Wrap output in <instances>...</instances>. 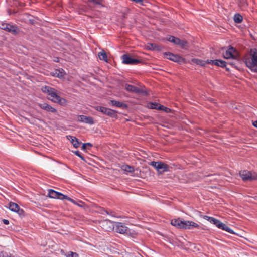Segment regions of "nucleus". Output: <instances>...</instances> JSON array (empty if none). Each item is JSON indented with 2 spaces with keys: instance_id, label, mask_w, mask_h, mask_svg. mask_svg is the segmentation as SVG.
Here are the masks:
<instances>
[{
  "instance_id": "39",
  "label": "nucleus",
  "mask_w": 257,
  "mask_h": 257,
  "mask_svg": "<svg viewBox=\"0 0 257 257\" xmlns=\"http://www.w3.org/2000/svg\"><path fill=\"white\" fill-rule=\"evenodd\" d=\"M87 146H89V147H92V144H90V143H89V145H87Z\"/></svg>"
},
{
  "instance_id": "19",
  "label": "nucleus",
  "mask_w": 257,
  "mask_h": 257,
  "mask_svg": "<svg viewBox=\"0 0 257 257\" xmlns=\"http://www.w3.org/2000/svg\"><path fill=\"white\" fill-rule=\"evenodd\" d=\"M149 107L151 109H159V110H165L166 112H167L168 111V110H169V109H168V108L167 107H165L162 105L161 106H159V107H158V104L156 103H150L149 104Z\"/></svg>"
},
{
  "instance_id": "38",
  "label": "nucleus",
  "mask_w": 257,
  "mask_h": 257,
  "mask_svg": "<svg viewBox=\"0 0 257 257\" xmlns=\"http://www.w3.org/2000/svg\"><path fill=\"white\" fill-rule=\"evenodd\" d=\"M253 125L257 128V120L253 122Z\"/></svg>"
},
{
  "instance_id": "20",
  "label": "nucleus",
  "mask_w": 257,
  "mask_h": 257,
  "mask_svg": "<svg viewBox=\"0 0 257 257\" xmlns=\"http://www.w3.org/2000/svg\"><path fill=\"white\" fill-rule=\"evenodd\" d=\"M146 47L149 50L157 51L161 50L160 46L155 43H148L147 45H146Z\"/></svg>"
},
{
  "instance_id": "2",
  "label": "nucleus",
  "mask_w": 257,
  "mask_h": 257,
  "mask_svg": "<svg viewBox=\"0 0 257 257\" xmlns=\"http://www.w3.org/2000/svg\"><path fill=\"white\" fill-rule=\"evenodd\" d=\"M42 90L43 92L47 93L48 95L50 96L48 99L52 101L55 103H58L62 105L66 104V100L58 96L57 93V90L54 88L50 87V86H46L42 87Z\"/></svg>"
},
{
  "instance_id": "32",
  "label": "nucleus",
  "mask_w": 257,
  "mask_h": 257,
  "mask_svg": "<svg viewBox=\"0 0 257 257\" xmlns=\"http://www.w3.org/2000/svg\"><path fill=\"white\" fill-rule=\"evenodd\" d=\"M204 218L205 219H206V220H208L211 223L212 222V220H214V218H213V217H209V216H204Z\"/></svg>"
},
{
  "instance_id": "10",
  "label": "nucleus",
  "mask_w": 257,
  "mask_h": 257,
  "mask_svg": "<svg viewBox=\"0 0 257 257\" xmlns=\"http://www.w3.org/2000/svg\"><path fill=\"white\" fill-rule=\"evenodd\" d=\"M122 62L125 64L135 65L141 62V61L130 57L128 55L124 54L122 56Z\"/></svg>"
},
{
  "instance_id": "23",
  "label": "nucleus",
  "mask_w": 257,
  "mask_h": 257,
  "mask_svg": "<svg viewBox=\"0 0 257 257\" xmlns=\"http://www.w3.org/2000/svg\"><path fill=\"white\" fill-rule=\"evenodd\" d=\"M167 40L176 45H178V43L179 42V39L178 38H176L172 36H169Z\"/></svg>"
},
{
  "instance_id": "40",
  "label": "nucleus",
  "mask_w": 257,
  "mask_h": 257,
  "mask_svg": "<svg viewBox=\"0 0 257 257\" xmlns=\"http://www.w3.org/2000/svg\"><path fill=\"white\" fill-rule=\"evenodd\" d=\"M109 226V225H106V224L105 225V227H108Z\"/></svg>"
},
{
  "instance_id": "5",
  "label": "nucleus",
  "mask_w": 257,
  "mask_h": 257,
  "mask_svg": "<svg viewBox=\"0 0 257 257\" xmlns=\"http://www.w3.org/2000/svg\"><path fill=\"white\" fill-rule=\"evenodd\" d=\"M239 175L244 181L257 180V173L254 172L243 170L239 172Z\"/></svg>"
},
{
  "instance_id": "34",
  "label": "nucleus",
  "mask_w": 257,
  "mask_h": 257,
  "mask_svg": "<svg viewBox=\"0 0 257 257\" xmlns=\"http://www.w3.org/2000/svg\"><path fill=\"white\" fill-rule=\"evenodd\" d=\"M74 153L77 155L78 156V157H79L82 160H84V158L83 156H81V155L80 154V153H79V151H75L74 152Z\"/></svg>"
},
{
  "instance_id": "3",
  "label": "nucleus",
  "mask_w": 257,
  "mask_h": 257,
  "mask_svg": "<svg viewBox=\"0 0 257 257\" xmlns=\"http://www.w3.org/2000/svg\"><path fill=\"white\" fill-rule=\"evenodd\" d=\"M171 224L179 229H191L199 227V225L193 221H182L180 218L172 219Z\"/></svg>"
},
{
  "instance_id": "22",
  "label": "nucleus",
  "mask_w": 257,
  "mask_h": 257,
  "mask_svg": "<svg viewBox=\"0 0 257 257\" xmlns=\"http://www.w3.org/2000/svg\"><path fill=\"white\" fill-rule=\"evenodd\" d=\"M102 113L108 116H112L115 114V111L111 109L104 107Z\"/></svg>"
},
{
  "instance_id": "29",
  "label": "nucleus",
  "mask_w": 257,
  "mask_h": 257,
  "mask_svg": "<svg viewBox=\"0 0 257 257\" xmlns=\"http://www.w3.org/2000/svg\"><path fill=\"white\" fill-rule=\"evenodd\" d=\"M64 75V71H63V70L62 71H60V70H56L54 75L57 76V77H59V78H62L63 77Z\"/></svg>"
},
{
  "instance_id": "26",
  "label": "nucleus",
  "mask_w": 257,
  "mask_h": 257,
  "mask_svg": "<svg viewBox=\"0 0 257 257\" xmlns=\"http://www.w3.org/2000/svg\"><path fill=\"white\" fill-rule=\"evenodd\" d=\"M242 17L239 14H236L234 16V20L235 22L239 23H241L242 21Z\"/></svg>"
},
{
  "instance_id": "33",
  "label": "nucleus",
  "mask_w": 257,
  "mask_h": 257,
  "mask_svg": "<svg viewBox=\"0 0 257 257\" xmlns=\"http://www.w3.org/2000/svg\"><path fill=\"white\" fill-rule=\"evenodd\" d=\"M104 108V107L98 106L96 107V109L97 111H100L102 113V112L103 111Z\"/></svg>"
},
{
  "instance_id": "1",
  "label": "nucleus",
  "mask_w": 257,
  "mask_h": 257,
  "mask_svg": "<svg viewBox=\"0 0 257 257\" xmlns=\"http://www.w3.org/2000/svg\"><path fill=\"white\" fill-rule=\"evenodd\" d=\"M103 229L107 231L113 229L116 232L124 234L127 230V227L122 223L112 222L109 220H105L101 222Z\"/></svg>"
},
{
  "instance_id": "31",
  "label": "nucleus",
  "mask_w": 257,
  "mask_h": 257,
  "mask_svg": "<svg viewBox=\"0 0 257 257\" xmlns=\"http://www.w3.org/2000/svg\"><path fill=\"white\" fill-rule=\"evenodd\" d=\"M90 2L94 3L95 4L101 5L102 3V0H89Z\"/></svg>"
},
{
  "instance_id": "18",
  "label": "nucleus",
  "mask_w": 257,
  "mask_h": 257,
  "mask_svg": "<svg viewBox=\"0 0 257 257\" xmlns=\"http://www.w3.org/2000/svg\"><path fill=\"white\" fill-rule=\"evenodd\" d=\"M208 64L212 63L215 65L224 67L226 66V62L221 60H210L207 62Z\"/></svg>"
},
{
  "instance_id": "17",
  "label": "nucleus",
  "mask_w": 257,
  "mask_h": 257,
  "mask_svg": "<svg viewBox=\"0 0 257 257\" xmlns=\"http://www.w3.org/2000/svg\"><path fill=\"white\" fill-rule=\"evenodd\" d=\"M67 137L75 148H77L79 147L80 143L78 141L77 138L72 136H68Z\"/></svg>"
},
{
  "instance_id": "25",
  "label": "nucleus",
  "mask_w": 257,
  "mask_h": 257,
  "mask_svg": "<svg viewBox=\"0 0 257 257\" xmlns=\"http://www.w3.org/2000/svg\"><path fill=\"white\" fill-rule=\"evenodd\" d=\"M110 103L112 105L118 107H123L125 105L124 103L115 100H111Z\"/></svg>"
},
{
  "instance_id": "15",
  "label": "nucleus",
  "mask_w": 257,
  "mask_h": 257,
  "mask_svg": "<svg viewBox=\"0 0 257 257\" xmlns=\"http://www.w3.org/2000/svg\"><path fill=\"white\" fill-rule=\"evenodd\" d=\"M38 106L42 109L49 112H51L53 113H56L57 110L55 109L54 108L52 107L50 105L47 104V103H39L38 104Z\"/></svg>"
},
{
  "instance_id": "14",
  "label": "nucleus",
  "mask_w": 257,
  "mask_h": 257,
  "mask_svg": "<svg viewBox=\"0 0 257 257\" xmlns=\"http://www.w3.org/2000/svg\"><path fill=\"white\" fill-rule=\"evenodd\" d=\"M124 88L128 92H134L138 94L143 93V91L142 89L128 84H125L124 85Z\"/></svg>"
},
{
  "instance_id": "41",
  "label": "nucleus",
  "mask_w": 257,
  "mask_h": 257,
  "mask_svg": "<svg viewBox=\"0 0 257 257\" xmlns=\"http://www.w3.org/2000/svg\"><path fill=\"white\" fill-rule=\"evenodd\" d=\"M230 64H231V65H234V63H233V62H231V63H230Z\"/></svg>"
},
{
  "instance_id": "11",
  "label": "nucleus",
  "mask_w": 257,
  "mask_h": 257,
  "mask_svg": "<svg viewBox=\"0 0 257 257\" xmlns=\"http://www.w3.org/2000/svg\"><path fill=\"white\" fill-rule=\"evenodd\" d=\"M164 55L166 58L175 62L181 63L184 61V59L179 55H175L170 52H165Z\"/></svg>"
},
{
  "instance_id": "35",
  "label": "nucleus",
  "mask_w": 257,
  "mask_h": 257,
  "mask_svg": "<svg viewBox=\"0 0 257 257\" xmlns=\"http://www.w3.org/2000/svg\"><path fill=\"white\" fill-rule=\"evenodd\" d=\"M87 145H89V143L83 144L82 147V149L85 150L87 148Z\"/></svg>"
},
{
  "instance_id": "12",
  "label": "nucleus",
  "mask_w": 257,
  "mask_h": 257,
  "mask_svg": "<svg viewBox=\"0 0 257 257\" xmlns=\"http://www.w3.org/2000/svg\"><path fill=\"white\" fill-rule=\"evenodd\" d=\"M1 28L13 34H16L18 29L16 26L7 23L2 24Z\"/></svg>"
},
{
  "instance_id": "27",
  "label": "nucleus",
  "mask_w": 257,
  "mask_h": 257,
  "mask_svg": "<svg viewBox=\"0 0 257 257\" xmlns=\"http://www.w3.org/2000/svg\"><path fill=\"white\" fill-rule=\"evenodd\" d=\"M178 45L182 48H186L188 46V43L186 40H181L179 39V42H178Z\"/></svg>"
},
{
  "instance_id": "24",
  "label": "nucleus",
  "mask_w": 257,
  "mask_h": 257,
  "mask_svg": "<svg viewBox=\"0 0 257 257\" xmlns=\"http://www.w3.org/2000/svg\"><path fill=\"white\" fill-rule=\"evenodd\" d=\"M98 57L100 60L107 61V55L106 52L104 50H102L98 53Z\"/></svg>"
},
{
  "instance_id": "9",
  "label": "nucleus",
  "mask_w": 257,
  "mask_h": 257,
  "mask_svg": "<svg viewBox=\"0 0 257 257\" xmlns=\"http://www.w3.org/2000/svg\"><path fill=\"white\" fill-rule=\"evenodd\" d=\"M212 223L214 224L216 227H217L219 229L225 230L231 234H235V233L232 229H231L230 228L227 226L225 224L220 222L219 220L214 218V220H212Z\"/></svg>"
},
{
  "instance_id": "4",
  "label": "nucleus",
  "mask_w": 257,
  "mask_h": 257,
  "mask_svg": "<svg viewBox=\"0 0 257 257\" xmlns=\"http://www.w3.org/2000/svg\"><path fill=\"white\" fill-rule=\"evenodd\" d=\"M244 62L247 67L252 71L257 72V51L251 50L249 55L245 57Z\"/></svg>"
},
{
  "instance_id": "16",
  "label": "nucleus",
  "mask_w": 257,
  "mask_h": 257,
  "mask_svg": "<svg viewBox=\"0 0 257 257\" xmlns=\"http://www.w3.org/2000/svg\"><path fill=\"white\" fill-rule=\"evenodd\" d=\"M9 209L12 211L18 212L19 214L23 212V210L20 209L19 205L13 202L9 203Z\"/></svg>"
},
{
  "instance_id": "8",
  "label": "nucleus",
  "mask_w": 257,
  "mask_h": 257,
  "mask_svg": "<svg viewBox=\"0 0 257 257\" xmlns=\"http://www.w3.org/2000/svg\"><path fill=\"white\" fill-rule=\"evenodd\" d=\"M223 57L225 59L232 58L237 59L238 57V54L237 51L232 47H230L223 53Z\"/></svg>"
},
{
  "instance_id": "28",
  "label": "nucleus",
  "mask_w": 257,
  "mask_h": 257,
  "mask_svg": "<svg viewBox=\"0 0 257 257\" xmlns=\"http://www.w3.org/2000/svg\"><path fill=\"white\" fill-rule=\"evenodd\" d=\"M122 169L124 171L128 172H133L134 171V169L133 167L128 165H124L122 167Z\"/></svg>"
},
{
  "instance_id": "7",
  "label": "nucleus",
  "mask_w": 257,
  "mask_h": 257,
  "mask_svg": "<svg viewBox=\"0 0 257 257\" xmlns=\"http://www.w3.org/2000/svg\"><path fill=\"white\" fill-rule=\"evenodd\" d=\"M150 165L154 167L159 172H164L169 170V167L168 165L161 161H152Z\"/></svg>"
},
{
  "instance_id": "21",
  "label": "nucleus",
  "mask_w": 257,
  "mask_h": 257,
  "mask_svg": "<svg viewBox=\"0 0 257 257\" xmlns=\"http://www.w3.org/2000/svg\"><path fill=\"white\" fill-rule=\"evenodd\" d=\"M192 61L193 63L197 64V65H199L202 66H204L206 63H208V61H210L209 60H207L205 61L204 60L199 59H192Z\"/></svg>"
},
{
  "instance_id": "30",
  "label": "nucleus",
  "mask_w": 257,
  "mask_h": 257,
  "mask_svg": "<svg viewBox=\"0 0 257 257\" xmlns=\"http://www.w3.org/2000/svg\"><path fill=\"white\" fill-rule=\"evenodd\" d=\"M68 257H78V254L76 252H70L69 254H68Z\"/></svg>"
},
{
  "instance_id": "13",
  "label": "nucleus",
  "mask_w": 257,
  "mask_h": 257,
  "mask_svg": "<svg viewBox=\"0 0 257 257\" xmlns=\"http://www.w3.org/2000/svg\"><path fill=\"white\" fill-rule=\"evenodd\" d=\"M77 120L79 122L89 124H93L94 123L93 118L92 117L83 115H78L77 116Z\"/></svg>"
},
{
  "instance_id": "36",
  "label": "nucleus",
  "mask_w": 257,
  "mask_h": 257,
  "mask_svg": "<svg viewBox=\"0 0 257 257\" xmlns=\"http://www.w3.org/2000/svg\"><path fill=\"white\" fill-rule=\"evenodd\" d=\"M3 222L5 224L8 225L9 223V221L8 220L6 219H3Z\"/></svg>"
},
{
  "instance_id": "6",
  "label": "nucleus",
  "mask_w": 257,
  "mask_h": 257,
  "mask_svg": "<svg viewBox=\"0 0 257 257\" xmlns=\"http://www.w3.org/2000/svg\"><path fill=\"white\" fill-rule=\"evenodd\" d=\"M48 195L49 197L52 198L59 199L61 200L67 199L73 203H75V201L71 198L52 189L49 190Z\"/></svg>"
},
{
  "instance_id": "37",
  "label": "nucleus",
  "mask_w": 257,
  "mask_h": 257,
  "mask_svg": "<svg viewBox=\"0 0 257 257\" xmlns=\"http://www.w3.org/2000/svg\"><path fill=\"white\" fill-rule=\"evenodd\" d=\"M79 202L81 203V204H77L76 202H75V203H74L75 204H77V205H78L79 206H80V207H82V204H83V202H82V201H79Z\"/></svg>"
}]
</instances>
